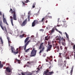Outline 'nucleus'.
Masks as SVG:
<instances>
[{
    "label": "nucleus",
    "mask_w": 75,
    "mask_h": 75,
    "mask_svg": "<svg viewBox=\"0 0 75 75\" xmlns=\"http://www.w3.org/2000/svg\"><path fill=\"white\" fill-rule=\"evenodd\" d=\"M10 18L11 19V23L12 24V25L13 26H14V25H13V17L11 16H10Z\"/></svg>",
    "instance_id": "f8f14e48"
},
{
    "label": "nucleus",
    "mask_w": 75,
    "mask_h": 75,
    "mask_svg": "<svg viewBox=\"0 0 75 75\" xmlns=\"http://www.w3.org/2000/svg\"><path fill=\"white\" fill-rule=\"evenodd\" d=\"M24 34H23V35H20V37H21V38H23V37L24 36Z\"/></svg>",
    "instance_id": "72a5a7b5"
},
{
    "label": "nucleus",
    "mask_w": 75,
    "mask_h": 75,
    "mask_svg": "<svg viewBox=\"0 0 75 75\" xmlns=\"http://www.w3.org/2000/svg\"><path fill=\"white\" fill-rule=\"evenodd\" d=\"M74 59H75V52H74Z\"/></svg>",
    "instance_id": "3c124183"
},
{
    "label": "nucleus",
    "mask_w": 75,
    "mask_h": 75,
    "mask_svg": "<svg viewBox=\"0 0 75 75\" xmlns=\"http://www.w3.org/2000/svg\"><path fill=\"white\" fill-rule=\"evenodd\" d=\"M21 47L20 46V47H19V49L20 50H21Z\"/></svg>",
    "instance_id": "680f3d73"
},
{
    "label": "nucleus",
    "mask_w": 75,
    "mask_h": 75,
    "mask_svg": "<svg viewBox=\"0 0 75 75\" xmlns=\"http://www.w3.org/2000/svg\"><path fill=\"white\" fill-rule=\"evenodd\" d=\"M2 25H3V23H2V21H1V20L0 21V25L3 30H4V28H3V27L2 26Z\"/></svg>",
    "instance_id": "ddd939ff"
},
{
    "label": "nucleus",
    "mask_w": 75,
    "mask_h": 75,
    "mask_svg": "<svg viewBox=\"0 0 75 75\" xmlns=\"http://www.w3.org/2000/svg\"><path fill=\"white\" fill-rule=\"evenodd\" d=\"M65 34L66 35V36L67 38L68 39V38H69V36L68 35V34H67V33L66 32L65 33Z\"/></svg>",
    "instance_id": "c85d7f7f"
},
{
    "label": "nucleus",
    "mask_w": 75,
    "mask_h": 75,
    "mask_svg": "<svg viewBox=\"0 0 75 75\" xmlns=\"http://www.w3.org/2000/svg\"><path fill=\"white\" fill-rule=\"evenodd\" d=\"M62 25V24L61 25H57V27H60V26H61Z\"/></svg>",
    "instance_id": "37998d69"
},
{
    "label": "nucleus",
    "mask_w": 75,
    "mask_h": 75,
    "mask_svg": "<svg viewBox=\"0 0 75 75\" xmlns=\"http://www.w3.org/2000/svg\"><path fill=\"white\" fill-rule=\"evenodd\" d=\"M74 45V43H71V45Z\"/></svg>",
    "instance_id": "bf43d9fd"
},
{
    "label": "nucleus",
    "mask_w": 75,
    "mask_h": 75,
    "mask_svg": "<svg viewBox=\"0 0 75 75\" xmlns=\"http://www.w3.org/2000/svg\"><path fill=\"white\" fill-rule=\"evenodd\" d=\"M28 18H30V15H29L28 16Z\"/></svg>",
    "instance_id": "a19ab883"
},
{
    "label": "nucleus",
    "mask_w": 75,
    "mask_h": 75,
    "mask_svg": "<svg viewBox=\"0 0 75 75\" xmlns=\"http://www.w3.org/2000/svg\"><path fill=\"white\" fill-rule=\"evenodd\" d=\"M32 75V73H26V74H25V75Z\"/></svg>",
    "instance_id": "c756f323"
},
{
    "label": "nucleus",
    "mask_w": 75,
    "mask_h": 75,
    "mask_svg": "<svg viewBox=\"0 0 75 75\" xmlns=\"http://www.w3.org/2000/svg\"><path fill=\"white\" fill-rule=\"evenodd\" d=\"M21 74H22V75H25L24 73L23 72L21 73Z\"/></svg>",
    "instance_id": "49530a36"
},
{
    "label": "nucleus",
    "mask_w": 75,
    "mask_h": 75,
    "mask_svg": "<svg viewBox=\"0 0 75 75\" xmlns=\"http://www.w3.org/2000/svg\"><path fill=\"white\" fill-rule=\"evenodd\" d=\"M30 2V1L29 0H26V2H25L26 3H27Z\"/></svg>",
    "instance_id": "58836bf2"
},
{
    "label": "nucleus",
    "mask_w": 75,
    "mask_h": 75,
    "mask_svg": "<svg viewBox=\"0 0 75 75\" xmlns=\"http://www.w3.org/2000/svg\"><path fill=\"white\" fill-rule=\"evenodd\" d=\"M66 62L67 61H66V60L64 61V62L65 64L63 65V67H66V64H67Z\"/></svg>",
    "instance_id": "a878e982"
},
{
    "label": "nucleus",
    "mask_w": 75,
    "mask_h": 75,
    "mask_svg": "<svg viewBox=\"0 0 75 75\" xmlns=\"http://www.w3.org/2000/svg\"><path fill=\"white\" fill-rule=\"evenodd\" d=\"M41 48H42V49L41 50ZM39 50H40V51L39 52V54H40L43 51H44V50L45 49V48L43 46V43H42L41 44H40V46L39 48Z\"/></svg>",
    "instance_id": "423d86ee"
},
{
    "label": "nucleus",
    "mask_w": 75,
    "mask_h": 75,
    "mask_svg": "<svg viewBox=\"0 0 75 75\" xmlns=\"http://www.w3.org/2000/svg\"><path fill=\"white\" fill-rule=\"evenodd\" d=\"M35 6V3H34L33 6V8H34Z\"/></svg>",
    "instance_id": "f704fd0d"
},
{
    "label": "nucleus",
    "mask_w": 75,
    "mask_h": 75,
    "mask_svg": "<svg viewBox=\"0 0 75 75\" xmlns=\"http://www.w3.org/2000/svg\"><path fill=\"white\" fill-rule=\"evenodd\" d=\"M37 52V50H35V48H33V50L31 51L30 57H35L36 56Z\"/></svg>",
    "instance_id": "7ed1b4c3"
},
{
    "label": "nucleus",
    "mask_w": 75,
    "mask_h": 75,
    "mask_svg": "<svg viewBox=\"0 0 75 75\" xmlns=\"http://www.w3.org/2000/svg\"><path fill=\"white\" fill-rule=\"evenodd\" d=\"M73 72V68H71V69L70 71V75H72V72Z\"/></svg>",
    "instance_id": "5701e85b"
},
{
    "label": "nucleus",
    "mask_w": 75,
    "mask_h": 75,
    "mask_svg": "<svg viewBox=\"0 0 75 75\" xmlns=\"http://www.w3.org/2000/svg\"><path fill=\"white\" fill-rule=\"evenodd\" d=\"M25 14L24 13V15H22L21 16V18H22V19H24V16H25Z\"/></svg>",
    "instance_id": "aec40b11"
},
{
    "label": "nucleus",
    "mask_w": 75,
    "mask_h": 75,
    "mask_svg": "<svg viewBox=\"0 0 75 75\" xmlns=\"http://www.w3.org/2000/svg\"><path fill=\"white\" fill-rule=\"evenodd\" d=\"M59 20H60L59 18H58V22H59Z\"/></svg>",
    "instance_id": "052dcab7"
},
{
    "label": "nucleus",
    "mask_w": 75,
    "mask_h": 75,
    "mask_svg": "<svg viewBox=\"0 0 75 75\" xmlns=\"http://www.w3.org/2000/svg\"><path fill=\"white\" fill-rule=\"evenodd\" d=\"M31 13V11H29L28 13V14H30Z\"/></svg>",
    "instance_id": "603ef678"
},
{
    "label": "nucleus",
    "mask_w": 75,
    "mask_h": 75,
    "mask_svg": "<svg viewBox=\"0 0 75 75\" xmlns=\"http://www.w3.org/2000/svg\"><path fill=\"white\" fill-rule=\"evenodd\" d=\"M7 39L8 40V44L9 45V43H11V41H10V38H9V37H7Z\"/></svg>",
    "instance_id": "2eb2a0df"
},
{
    "label": "nucleus",
    "mask_w": 75,
    "mask_h": 75,
    "mask_svg": "<svg viewBox=\"0 0 75 75\" xmlns=\"http://www.w3.org/2000/svg\"><path fill=\"white\" fill-rule=\"evenodd\" d=\"M64 49H65V50H67V47H65Z\"/></svg>",
    "instance_id": "6e6d98bb"
},
{
    "label": "nucleus",
    "mask_w": 75,
    "mask_h": 75,
    "mask_svg": "<svg viewBox=\"0 0 75 75\" xmlns=\"http://www.w3.org/2000/svg\"><path fill=\"white\" fill-rule=\"evenodd\" d=\"M44 19H45L44 18H43L42 19L41 22H43V21H44Z\"/></svg>",
    "instance_id": "4c0bfd02"
},
{
    "label": "nucleus",
    "mask_w": 75,
    "mask_h": 75,
    "mask_svg": "<svg viewBox=\"0 0 75 75\" xmlns=\"http://www.w3.org/2000/svg\"><path fill=\"white\" fill-rule=\"evenodd\" d=\"M38 69V70L37 71H33L32 73H32V75H33H33H36L37 74V72H38V71H40V69Z\"/></svg>",
    "instance_id": "1a4fd4ad"
},
{
    "label": "nucleus",
    "mask_w": 75,
    "mask_h": 75,
    "mask_svg": "<svg viewBox=\"0 0 75 75\" xmlns=\"http://www.w3.org/2000/svg\"><path fill=\"white\" fill-rule=\"evenodd\" d=\"M57 40V41L59 44H60L61 43V41H62V40H63L64 41V42H63L62 43V45H64V46H65L66 45V43H65V40L64 38L62 37V38L61 37V36H57L56 37Z\"/></svg>",
    "instance_id": "f257e3e1"
},
{
    "label": "nucleus",
    "mask_w": 75,
    "mask_h": 75,
    "mask_svg": "<svg viewBox=\"0 0 75 75\" xmlns=\"http://www.w3.org/2000/svg\"><path fill=\"white\" fill-rule=\"evenodd\" d=\"M12 52L13 53H14L15 55H16V54H17L18 53V51L17 52H15V51H14Z\"/></svg>",
    "instance_id": "b1692460"
},
{
    "label": "nucleus",
    "mask_w": 75,
    "mask_h": 75,
    "mask_svg": "<svg viewBox=\"0 0 75 75\" xmlns=\"http://www.w3.org/2000/svg\"><path fill=\"white\" fill-rule=\"evenodd\" d=\"M55 30H56V31H57V32H59V30H58V29H57L56 28Z\"/></svg>",
    "instance_id": "c03bdc74"
},
{
    "label": "nucleus",
    "mask_w": 75,
    "mask_h": 75,
    "mask_svg": "<svg viewBox=\"0 0 75 75\" xmlns=\"http://www.w3.org/2000/svg\"><path fill=\"white\" fill-rule=\"evenodd\" d=\"M57 49L58 51H59V47H57Z\"/></svg>",
    "instance_id": "5fc2aeb1"
},
{
    "label": "nucleus",
    "mask_w": 75,
    "mask_h": 75,
    "mask_svg": "<svg viewBox=\"0 0 75 75\" xmlns=\"http://www.w3.org/2000/svg\"><path fill=\"white\" fill-rule=\"evenodd\" d=\"M15 61H16L18 62V64H20V63H21V60H18L17 59H16Z\"/></svg>",
    "instance_id": "dca6fc26"
},
{
    "label": "nucleus",
    "mask_w": 75,
    "mask_h": 75,
    "mask_svg": "<svg viewBox=\"0 0 75 75\" xmlns=\"http://www.w3.org/2000/svg\"><path fill=\"white\" fill-rule=\"evenodd\" d=\"M25 3H26L25 2V1L24 3V1H22L23 4V6H25Z\"/></svg>",
    "instance_id": "7c9ffc66"
},
{
    "label": "nucleus",
    "mask_w": 75,
    "mask_h": 75,
    "mask_svg": "<svg viewBox=\"0 0 75 75\" xmlns=\"http://www.w3.org/2000/svg\"><path fill=\"white\" fill-rule=\"evenodd\" d=\"M5 74H6V75H11V74L10 73H9V72H6L5 73Z\"/></svg>",
    "instance_id": "473e14b6"
},
{
    "label": "nucleus",
    "mask_w": 75,
    "mask_h": 75,
    "mask_svg": "<svg viewBox=\"0 0 75 75\" xmlns=\"http://www.w3.org/2000/svg\"><path fill=\"white\" fill-rule=\"evenodd\" d=\"M48 46L46 50V51L47 52H48L49 51H50L51 49V48L52 47V45H51L48 44Z\"/></svg>",
    "instance_id": "0eeeda50"
},
{
    "label": "nucleus",
    "mask_w": 75,
    "mask_h": 75,
    "mask_svg": "<svg viewBox=\"0 0 75 75\" xmlns=\"http://www.w3.org/2000/svg\"><path fill=\"white\" fill-rule=\"evenodd\" d=\"M40 14V11H39L37 13H35V16H38L39 15V14Z\"/></svg>",
    "instance_id": "bb28decb"
},
{
    "label": "nucleus",
    "mask_w": 75,
    "mask_h": 75,
    "mask_svg": "<svg viewBox=\"0 0 75 75\" xmlns=\"http://www.w3.org/2000/svg\"><path fill=\"white\" fill-rule=\"evenodd\" d=\"M7 65H8V66L9 67V66L10 65V64H7Z\"/></svg>",
    "instance_id": "338daca9"
},
{
    "label": "nucleus",
    "mask_w": 75,
    "mask_h": 75,
    "mask_svg": "<svg viewBox=\"0 0 75 75\" xmlns=\"http://www.w3.org/2000/svg\"><path fill=\"white\" fill-rule=\"evenodd\" d=\"M35 25V22L33 21L32 23V27H34Z\"/></svg>",
    "instance_id": "412c9836"
},
{
    "label": "nucleus",
    "mask_w": 75,
    "mask_h": 75,
    "mask_svg": "<svg viewBox=\"0 0 75 75\" xmlns=\"http://www.w3.org/2000/svg\"><path fill=\"white\" fill-rule=\"evenodd\" d=\"M16 9H13V10L12 8H11L9 11V12L12 14H13V18L14 20H17V15L16 13Z\"/></svg>",
    "instance_id": "f03ea898"
},
{
    "label": "nucleus",
    "mask_w": 75,
    "mask_h": 75,
    "mask_svg": "<svg viewBox=\"0 0 75 75\" xmlns=\"http://www.w3.org/2000/svg\"><path fill=\"white\" fill-rule=\"evenodd\" d=\"M47 58L49 59V60H50V59H51L52 58V56H50V57H47Z\"/></svg>",
    "instance_id": "2f4dec72"
},
{
    "label": "nucleus",
    "mask_w": 75,
    "mask_h": 75,
    "mask_svg": "<svg viewBox=\"0 0 75 75\" xmlns=\"http://www.w3.org/2000/svg\"><path fill=\"white\" fill-rule=\"evenodd\" d=\"M30 41H28L24 45V50H26V47H27V46L28 45V43H29V42Z\"/></svg>",
    "instance_id": "9b49d317"
},
{
    "label": "nucleus",
    "mask_w": 75,
    "mask_h": 75,
    "mask_svg": "<svg viewBox=\"0 0 75 75\" xmlns=\"http://www.w3.org/2000/svg\"><path fill=\"white\" fill-rule=\"evenodd\" d=\"M50 36H48L47 35V36H46L45 38V40L48 41V40L50 39Z\"/></svg>",
    "instance_id": "4468645a"
},
{
    "label": "nucleus",
    "mask_w": 75,
    "mask_h": 75,
    "mask_svg": "<svg viewBox=\"0 0 75 75\" xmlns=\"http://www.w3.org/2000/svg\"><path fill=\"white\" fill-rule=\"evenodd\" d=\"M0 16H1L2 15V14L1 13V12H0Z\"/></svg>",
    "instance_id": "4d7b16f0"
},
{
    "label": "nucleus",
    "mask_w": 75,
    "mask_h": 75,
    "mask_svg": "<svg viewBox=\"0 0 75 75\" xmlns=\"http://www.w3.org/2000/svg\"><path fill=\"white\" fill-rule=\"evenodd\" d=\"M46 29H47V30H50V27L49 26H48L46 27Z\"/></svg>",
    "instance_id": "c9c22d12"
},
{
    "label": "nucleus",
    "mask_w": 75,
    "mask_h": 75,
    "mask_svg": "<svg viewBox=\"0 0 75 75\" xmlns=\"http://www.w3.org/2000/svg\"><path fill=\"white\" fill-rule=\"evenodd\" d=\"M61 54H62V53H59V56L61 57Z\"/></svg>",
    "instance_id": "a18cd8bd"
},
{
    "label": "nucleus",
    "mask_w": 75,
    "mask_h": 75,
    "mask_svg": "<svg viewBox=\"0 0 75 75\" xmlns=\"http://www.w3.org/2000/svg\"><path fill=\"white\" fill-rule=\"evenodd\" d=\"M69 18H67V19H66L67 20H68V19H69Z\"/></svg>",
    "instance_id": "774afa93"
},
{
    "label": "nucleus",
    "mask_w": 75,
    "mask_h": 75,
    "mask_svg": "<svg viewBox=\"0 0 75 75\" xmlns=\"http://www.w3.org/2000/svg\"><path fill=\"white\" fill-rule=\"evenodd\" d=\"M0 39L1 40V41L2 40V38H0Z\"/></svg>",
    "instance_id": "0e129e2a"
},
{
    "label": "nucleus",
    "mask_w": 75,
    "mask_h": 75,
    "mask_svg": "<svg viewBox=\"0 0 75 75\" xmlns=\"http://www.w3.org/2000/svg\"><path fill=\"white\" fill-rule=\"evenodd\" d=\"M11 51H12V52H13V51H13V50H14V48H13V47L11 49Z\"/></svg>",
    "instance_id": "ea45409f"
},
{
    "label": "nucleus",
    "mask_w": 75,
    "mask_h": 75,
    "mask_svg": "<svg viewBox=\"0 0 75 75\" xmlns=\"http://www.w3.org/2000/svg\"><path fill=\"white\" fill-rule=\"evenodd\" d=\"M55 28H52V30L50 31V32L51 33H54V31H55Z\"/></svg>",
    "instance_id": "6ab92c4d"
},
{
    "label": "nucleus",
    "mask_w": 75,
    "mask_h": 75,
    "mask_svg": "<svg viewBox=\"0 0 75 75\" xmlns=\"http://www.w3.org/2000/svg\"><path fill=\"white\" fill-rule=\"evenodd\" d=\"M49 71V70L47 69L46 71H44L43 75H52L53 74H54V73L53 71L50 72Z\"/></svg>",
    "instance_id": "20e7f679"
},
{
    "label": "nucleus",
    "mask_w": 75,
    "mask_h": 75,
    "mask_svg": "<svg viewBox=\"0 0 75 75\" xmlns=\"http://www.w3.org/2000/svg\"><path fill=\"white\" fill-rule=\"evenodd\" d=\"M4 31L6 33H7V29H6V28L5 27H4Z\"/></svg>",
    "instance_id": "393cba45"
},
{
    "label": "nucleus",
    "mask_w": 75,
    "mask_h": 75,
    "mask_svg": "<svg viewBox=\"0 0 75 75\" xmlns=\"http://www.w3.org/2000/svg\"><path fill=\"white\" fill-rule=\"evenodd\" d=\"M30 21V18H28V21Z\"/></svg>",
    "instance_id": "e2e57ef3"
},
{
    "label": "nucleus",
    "mask_w": 75,
    "mask_h": 75,
    "mask_svg": "<svg viewBox=\"0 0 75 75\" xmlns=\"http://www.w3.org/2000/svg\"><path fill=\"white\" fill-rule=\"evenodd\" d=\"M60 65L61 66H62L63 65V64L62 63H61V64H60Z\"/></svg>",
    "instance_id": "13d9d810"
},
{
    "label": "nucleus",
    "mask_w": 75,
    "mask_h": 75,
    "mask_svg": "<svg viewBox=\"0 0 75 75\" xmlns=\"http://www.w3.org/2000/svg\"><path fill=\"white\" fill-rule=\"evenodd\" d=\"M29 37H28L26 38V39L25 40V41H24L25 43H26V42H27V41L28 40V39H29Z\"/></svg>",
    "instance_id": "f3484780"
},
{
    "label": "nucleus",
    "mask_w": 75,
    "mask_h": 75,
    "mask_svg": "<svg viewBox=\"0 0 75 75\" xmlns=\"http://www.w3.org/2000/svg\"><path fill=\"white\" fill-rule=\"evenodd\" d=\"M27 63H28V64H30V62H27Z\"/></svg>",
    "instance_id": "69168bd1"
},
{
    "label": "nucleus",
    "mask_w": 75,
    "mask_h": 75,
    "mask_svg": "<svg viewBox=\"0 0 75 75\" xmlns=\"http://www.w3.org/2000/svg\"><path fill=\"white\" fill-rule=\"evenodd\" d=\"M46 54L45 53H44V54H43V57H45L46 56Z\"/></svg>",
    "instance_id": "e433bc0d"
},
{
    "label": "nucleus",
    "mask_w": 75,
    "mask_h": 75,
    "mask_svg": "<svg viewBox=\"0 0 75 75\" xmlns=\"http://www.w3.org/2000/svg\"><path fill=\"white\" fill-rule=\"evenodd\" d=\"M60 48L61 50H62V46H61Z\"/></svg>",
    "instance_id": "de8ad7c7"
},
{
    "label": "nucleus",
    "mask_w": 75,
    "mask_h": 75,
    "mask_svg": "<svg viewBox=\"0 0 75 75\" xmlns=\"http://www.w3.org/2000/svg\"><path fill=\"white\" fill-rule=\"evenodd\" d=\"M33 21L34 22L35 24H38L39 23V22L37 20H35Z\"/></svg>",
    "instance_id": "a211bd4d"
},
{
    "label": "nucleus",
    "mask_w": 75,
    "mask_h": 75,
    "mask_svg": "<svg viewBox=\"0 0 75 75\" xmlns=\"http://www.w3.org/2000/svg\"><path fill=\"white\" fill-rule=\"evenodd\" d=\"M1 44H3V40H1Z\"/></svg>",
    "instance_id": "864d4df0"
},
{
    "label": "nucleus",
    "mask_w": 75,
    "mask_h": 75,
    "mask_svg": "<svg viewBox=\"0 0 75 75\" xmlns=\"http://www.w3.org/2000/svg\"><path fill=\"white\" fill-rule=\"evenodd\" d=\"M27 19H26L22 23V21H20L19 23L22 27H24L27 24Z\"/></svg>",
    "instance_id": "39448f33"
},
{
    "label": "nucleus",
    "mask_w": 75,
    "mask_h": 75,
    "mask_svg": "<svg viewBox=\"0 0 75 75\" xmlns=\"http://www.w3.org/2000/svg\"><path fill=\"white\" fill-rule=\"evenodd\" d=\"M62 22H63V23H66V20H64L62 21Z\"/></svg>",
    "instance_id": "09e8293b"
},
{
    "label": "nucleus",
    "mask_w": 75,
    "mask_h": 75,
    "mask_svg": "<svg viewBox=\"0 0 75 75\" xmlns=\"http://www.w3.org/2000/svg\"><path fill=\"white\" fill-rule=\"evenodd\" d=\"M48 17L50 18H52V16H48Z\"/></svg>",
    "instance_id": "8fccbe9b"
},
{
    "label": "nucleus",
    "mask_w": 75,
    "mask_h": 75,
    "mask_svg": "<svg viewBox=\"0 0 75 75\" xmlns=\"http://www.w3.org/2000/svg\"><path fill=\"white\" fill-rule=\"evenodd\" d=\"M3 22L4 23H6V24H7L8 25V23H7V21H6V18H4V15H3Z\"/></svg>",
    "instance_id": "9d476101"
},
{
    "label": "nucleus",
    "mask_w": 75,
    "mask_h": 75,
    "mask_svg": "<svg viewBox=\"0 0 75 75\" xmlns=\"http://www.w3.org/2000/svg\"><path fill=\"white\" fill-rule=\"evenodd\" d=\"M58 32L59 33H60V34L62 35V32H61L60 31H59Z\"/></svg>",
    "instance_id": "79ce46f5"
},
{
    "label": "nucleus",
    "mask_w": 75,
    "mask_h": 75,
    "mask_svg": "<svg viewBox=\"0 0 75 75\" xmlns=\"http://www.w3.org/2000/svg\"><path fill=\"white\" fill-rule=\"evenodd\" d=\"M12 70V69L8 67L6 68V71L7 72H11V71Z\"/></svg>",
    "instance_id": "6e6552de"
},
{
    "label": "nucleus",
    "mask_w": 75,
    "mask_h": 75,
    "mask_svg": "<svg viewBox=\"0 0 75 75\" xmlns=\"http://www.w3.org/2000/svg\"><path fill=\"white\" fill-rule=\"evenodd\" d=\"M1 64V61H0V68H3V65Z\"/></svg>",
    "instance_id": "4be33fe9"
},
{
    "label": "nucleus",
    "mask_w": 75,
    "mask_h": 75,
    "mask_svg": "<svg viewBox=\"0 0 75 75\" xmlns=\"http://www.w3.org/2000/svg\"><path fill=\"white\" fill-rule=\"evenodd\" d=\"M30 48L28 49H27L26 50H25V52H29L30 50H30Z\"/></svg>",
    "instance_id": "cd10ccee"
}]
</instances>
